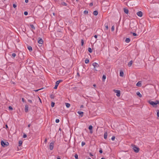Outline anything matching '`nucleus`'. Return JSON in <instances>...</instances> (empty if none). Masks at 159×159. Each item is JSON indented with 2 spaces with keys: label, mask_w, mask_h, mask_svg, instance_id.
I'll return each instance as SVG.
<instances>
[{
  "label": "nucleus",
  "mask_w": 159,
  "mask_h": 159,
  "mask_svg": "<svg viewBox=\"0 0 159 159\" xmlns=\"http://www.w3.org/2000/svg\"><path fill=\"white\" fill-rule=\"evenodd\" d=\"M115 136H113L111 137V139L112 141H114L115 139Z\"/></svg>",
  "instance_id": "37"
},
{
  "label": "nucleus",
  "mask_w": 159,
  "mask_h": 159,
  "mask_svg": "<svg viewBox=\"0 0 159 159\" xmlns=\"http://www.w3.org/2000/svg\"><path fill=\"white\" fill-rule=\"evenodd\" d=\"M157 116L158 117H159V110L157 111Z\"/></svg>",
  "instance_id": "32"
},
{
  "label": "nucleus",
  "mask_w": 159,
  "mask_h": 159,
  "mask_svg": "<svg viewBox=\"0 0 159 159\" xmlns=\"http://www.w3.org/2000/svg\"><path fill=\"white\" fill-rule=\"evenodd\" d=\"M90 133L91 134H92L93 133V131H92V130H90Z\"/></svg>",
  "instance_id": "53"
},
{
  "label": "nucleus",
  "mask_w": 159,
  "mask_h": 159,
  "mask_svg": "<svg viewBox=\"0 0 159 159\" xmlns=\"http://www.w3.org/2000/svg\"><path fill=\"white\" fill-rule=\"evenodd\" d=\"M106 79V76L105 75H103L102 77V79L104 81Z\"/></svg>",
  "instance_id": "26"
},
{
  "label": "nucleus",
  "mask_w": 159,
  "mask_h": 159,
  "mask_svg": "<svg viewBox=\"0 0 159 159\" xmlns=\"http://www.w3.org/2000/svg\"><path fill=\"white\" fill-rule=\"evenodd\" d=\"M93 86L94 87L96 86V85L95 84H93Z\"/></svg>",
  "instance_id": "55"
},
{
  "label": "nucleus",
  "mask_w": 159,
  "mask_h": 159,
  "mask_svg": "<svg viewBox=\"0 0 159 159\" xmlns=\"http://www.w3.org/2000/svg\"><path fill=\"white\" fill-rule=\"evenodd\" d=\"M39 99L40 100V102H41V100L40 99V98H39Z\"/></svg>",
  "instance_id": "62"
},
{
  "label": "nucleus",
  "mask_w": 159,
  "mask_h": 159,
  "mask_svg": "<svg viewBox=\"0 0 159 159\" xmlns=\"http://www.w3.org/2000/svg\"><path fill=\"white\" fill-rule=\"evenodd\" d=\"M1 144L2 146L3 147H5V146H7L8 144V142H4L3 141H2L1 142Z\"/></svg>",
  "instance_id": "4"
},
{
  "label": "nucleus",
  "mask_w": 159,
  "mask_h": 159,
  "mask_svg": "<svg viewBox=\"0 0 159 159\" xmlns=\"http://www.w3.org/2000/svg\"><path fill=\"white\" fill-rule=\"evenodd\" d=\"M89 62V60L88 59H86L85 60V63L87 64Z\"/></svg>",
  "instance_id": "24"
},
{
  "label": "nucleus",
  "mask_w": 159,
  "mask_h": 159,
  "mask_svg": "<svg viewBox=\"0 0 159 159\" xmlns=\"http://www.w3.org/2000/svg\"><path fill=\"white\" fill-rule=\"evenodd\" d=\"M6 128H8V126H7V125H6Z\"/></svg>",
  "instance_id": "56"
},
{
  "label": "nucleus",
  "mask_w": 159,
  "mask_h": 159,
  "mask_svg": "<svg viewBox=\"0 0 159 159\" xmlns=\"http://www.w3.org/2000/svg\"><path fill=\"white\" fill-rule=\"evenodd\" d=\"M114 29H115L114 26V25L112 26L111 27V30L112 31H114Z\"/></svg>",
  "instance_id": "30"
},
{
  "label": "nucleus",
  "mask_w": 159,
  "mask_h": 159,
  "mask_svg": "<svg viewBox=\"0 0 159 159\" xmlns=\"http://www.w3.org/2000/svg\"><path fill=\"white\" fill-rule=\"evenodd\" d=\"M154 87V88H155V87L154 86H153Z\"/></svg>",
  "instance_id": "64"
},
{
  "label": "nucleus",
  "mask_w": 159,
  "mask_h": 159,
  "mask_svg": "<svg viewBox=\"0 0 159 159\" xmlns=\"http://www.w3.org/2000/svg\"><path fill=\"white\" fill-rule=\"evenodd\" d=\"M25 2L26 3H27L28 2L29 0H25Z\"/></svg>",
  "instance_id": "51"
},
{
  "label": "nucleus",
  "mask_w": 159,
  "mask_h": 159,
  "mask_svg": "<svg viewBox=\"0 0 159 159\" xmlns=\"http://www.w3.org/2000/svg\"><path fill=\"white\" fill-rule=\"evenodd\" d=\"M57 81H58V83H60V82H62V80H58Z\"/></svg>",
  "instance_id": "46"
},
{
  "label": "nucleus",
  "mask_w": 159,
  "mask_h": 159,
  "mask_svg": "<svg viewBox=\"0 0 159 159\" xmlns=\"http://www.w3.org/2000/svg\"><path fill=\"white\" fill-rule=\"evenodd\" d=\"M107 132H105L104 135V138L105 139H106L107 138Z\"/></svg>",
  "instance_id": "15"
},
{
  "label": "nucleus",
  "mask_w": 159,
  "mask_h": 159,
  "mask_svg": "<svg viewBox=\"0 0 159 159\" xmlns=\"http://www.w3.org/2000/svg\"><path fill=\"white\" fill-rule=\"evenodd\" d=\"M92 65L93 66V70L95 71H97L98 70V69L99 66V64L96 62H94L93 63Z\"/></svg>",
  "instance_id": "2"
},
{
  "label": "nucleus",
  "mask_w": 159,
  "mask_h": 159,
  "mask_svg": "<svg viewBox=\"0 0 159 159\" xmlns=\"http://www.w3.org/2000/svg\"><path fill=\"white\" fill-rule=\"evenodd\" d=\"M131 24H130V28H131Z\"/></svg>",
  "instance_id": "60"
},
{
  "label": "nucleus",
  "mask_w": 159,
  "mask_h": 159,
  "mask_svg": "<svg viewBox=\"0 0 159 159\" xmlns=\"http://www.w3.org/2000/svg\"><path fill=\"white\" fill-rule=\"evenodd\" d=\"M28 49L30 52H31L32 51V48L31 46H28Z\"/></svg>",
  "instance_id": "18"
},
{
  "label": "nucleus",
  "mask_w": 159,
  "mask_h": 159,
  "mask_svg": "<svg viewBox=\"0 0 159 159\" xmlns=\"http://www.w3.org/2000/svg\"><path fill=\"white\" fill-rule=\"evenodd\" d=\"M81 46H83L84 44V41L83 39H82L81 40Z\"/></svg>",
  "instance_id": "34"
},
{
  "label": "nucleus",
  "mask_w": 159,
  "mask_h": 159,
  "mask_svg": "<svg viewBox=\"0 0 159 159\" xmlns=\"http://www.w3.org/2000/svg\"><path fill=\"white\" fill-rule=\"evenodd\" d=\"M101 159H105V158L102 157V158H101Z\"/></svg>",
  "instance_id": "59"
},
{
  "label": "nucleus",
  "mask_w": 159,
  "mask_h": 159,
  "mask_svg": "<svg viewBox=\"0 0 159 159\" xmlns=\"http://www.w3.org/2000/svg\"><path fill=\"white\" fill-rule=\"evenodd\" d=\"M88 51L90 53H91L92 52V50L90 48H88Z\"/></svg>",
  "instance_id": "23"
},
{
  "label": "nucleus",
  "mask_w": 159,
  "mask_h": 159,
  "mask_svg": "<svg viewBox=\"0 0 159 159\" xmlns=\"http://www.w3.org/2000/svg\"><path fill=\"white\" fill-rule=\"evenodd\" d=\"M97 37H98V36H97V35H94V38H96V39L97 38Z\"/></svg>",
  "instance_id": "52"
},
{
  "label": "nucleus",
  "mask_w": 159,
  "mask_h": 159,
  "mask_svg": "<svg viewBox=\"0 0 159 159\" xmlns=\"http://www.w3.org/2000/svg\"><path fill=\"white\" fill-rule=\"evenodd\" d=\"M105 29L106 30H108V26L107 25H105Z\"/></svg>",
  "instance_id": "35"
},
{
  "label": "nucleus",
  "mask_w": 159,
  "mask_h": 159,
  "mask_svg": "<svg viewBox=\"0 0 159 159\" xmlns=\"http://www.w3.org/2000/svg\"><path fill=\"white\" fill-rule=\"evenodd\" d=\"M59 84V83H58V82L57 81L55 85V87H54V89H57V86H58Z\"/></svg>",
  "instance_id": "9"
},
{
  "label": "nucleus",
  "mask_w": 159,
  "mask_h": 159,
  "mask_svg": "<svg viewBox=\"0 0 159 159\" xmlns=\"http://www.w3.org/2000/svg\"><path fill=\"white\" fill-rule=\"evenodd\" d=\"M83 107H84V106L83 105H81L80 107V108H83Z\"/></svg>",
  "instance_id": "54"
},
{
  "label": "nucleus",
  "mask_w": 159,
  "mask_h": 159,
  "mask_svg": "<svg viewBox=\"0 0 159 159\" xmlns=\"http://www.w3.org/2000/svg\"><path fill=\"white\" fill-rule=\"evenodd\" d=\"M114 91L116 93V95L118 97H119L120 96V91L119 90H114Z\"/></svg>",
  "instance_id": "5"
},
{
  "label": "nucleus",
  "mask_w": 159,
  "mask_h": 159,
  "mask_svg": "<svg viewBox=\"0 0 159 159\" xmlns=\"http://www.w3.org/2000/svg\"><path fill=\"white\" fill-rule=\"evenodd\" d=\"M9 109L10 110H12L13 109L12 107L11 106H9Z\"/></svg>",
  "instance_id": "43"
},
{
  "label": "nucleus",
  "mask_w": 159,
  "mask_h": 159,
  "mask_svg": "<svg viewBox=\"0 0 159 159\" xmlns=\"http://www.w3.org/2000/svg\"><path fill=\"white\" fill-rule=\"evenodd\" d=\"M13 6L14 8H15L16 7V5L15 4H13Z\"/></svg>",
  "instance_id": "44"
},
{
  "label": "nucleus",
  "mask_w": 159,
  "mask_h": 159,
  "mask_svg": "<svg viewBox=\"0 0 159 159\" xmlns=\"http://www.w3.org/2000/svg\"><path fill=\"white\" fill-rule=\"evenodd\" d=\"M131 33L134 36H135L137 35L136 33Z\"/></svg>",
  "instance_id": "42"
},
{
  "label": "nucleus",
  "mask_w": 159,
  "mask_h": 159,
  "mask_svg": "<svg viewBox=\"0 0 159 159\" xmlns=\"http://www.w3.org/2000/svg\"><path fill=\"white\" fill-rule=\"evenodd\" d=\"M130 41V39L129 38H127L126 39L125 42L127 43H129Z\"/></svg>",
  "instance_id": "20"
},
{
  "label": "nucleus",
  "mask_w": 159,
  "mask_h": 159,
  "mask_svg": "<svg viewBox=\"0 0 159 159\" xmlns=\"http://www.w3.org/2000/svg\"><path fill=\"white\" fill-rule=\"evenodd\" d=\"M93 14L95 16H97L98 14V12L97 11H95L93 12Z\"/></svg>",
  "instance_id": "22"
},
{
  "label": "nucleus",
  "mask_w": 159,
  "mask_h": 159,
  "mask_svg": "<svg viewBox=\"0 0 159 159\" xmlns=\"http://www.w3.org/2000/svg\"><path fill=\"white\" fill-rule=\"evenodd\" d=\"M85 144V143L84 142H82V143H81V145H82V146H84Z\"/></svg>",
  "instance_id": "39"
},
{
  "label": "nucleus",
  "mask_w": 159,
  "mask_h": 159,
  "mask_svg": "<svg viewBox=\"0 0 159 159\" xmlns=\"http://www.w3.org/2000/svg\"><path fill=\"white\" fill-rule=\"evenodd\" d=\"M22 143V142L21 141H19V146H20Z\"/></svg>",
  "instance_id": "25"
},
{
  "label": "nucleus",
  "mask_w": 159,
  "mask_h": 159,
  "mask_svg": "<svg viewBox=\"0 0 159 159\" xmlns=\"http://www.w3.org/2000/svg\"><path fill=\"white\" fill-rule=\"evenodd\" d=\"M22 101L23 102H25V99L23 98H22Z\"/></svg>",
  "instance_id": "49"
},
{
  "label": "nucleus",
  "mask_w": 159,
  "mask_h": 159,
  "mask_svg": "<svg viewBox=\"0 0 159 159\" xmlns=\"http://www.w3.org/2000/svg\"><path fill=\"white\" fill-rule=\"evenodd\" d=\"M124 75L123 72L122 70H121L120 72V76L121 77H123Z\"/></svg>",
  "instance_id": "10"
},
{
  "label": "nucleus",
  "mask_w": 159,
  "mask_h": 159,
  "mask_svg": "<svg viewBox=\"0 0 159 159\" xmlns=\"http://www.w3.org/2000/svg\"><path fill=\"white\" fill-rule=\"evenodd\" d=\"M66 105L67 108H69L70 107V104L69 103H66Z\"/></svg>",
  "instance_id": "21"
},
{
  "label": "nucleus",
  "mask_w": 159,
  "mask_h": 159,
  "mask_svg": "<svg viewBox=\"0 0 159 159\" xmlns=\"http://www.w3.org/2000/svg\"><path fill=\"white\" fill-rule=\"evenodd\" d=\"M12 56L13 57H15L16 56V54L15 53H13L12 54Z\"/></svg>",
  "instance_id": "33"
},
{
  "label": "nucleus",
  "mask_w": 159,
  "mask_h": 159,
  "mask_svg": "<svg viewBox=\"0 0 159 159\" xmlns=\"http://www.w3.org/2000/svg\"><path fill=\"white\" fill-rule=\"evenodd\" d=\"M24 14L25 15L27 16L28 14V12L27 11H25L24 12Z\"/></svg>",
  "instance_id": "38"
},
{
  "label": "nucleus",
  "mask_w": 159,
  "mask_h": 159,
  "mask_svg": "<svg viewBox=\"0 0 159 159\" xmlns=\"http://www.w3.org/2000/svg\"><path fill=\"white\" fill-rule=\"evenodd\" d=\"M150 104L153 107L156 108L157 107V104H159V101L156 100L154 102L150 101Z\"/></svg>",
  "instance_id": "1"
},
{
  "label": "nucleus",
  "mask_w": 159,
  "mask_h": 159,
  "mask_svg": "<svg viewBox=\"0 0 159 159\" xmlns=\"http://www.w3.org/2000/svg\"><path fill=\"white\" fill-rule=\"evenodd\" d=\"M136 94L137 95L139 96L140 97H142V95L140 94V93L139 92H137L136 93Z\"/></svg>",
  "instance_id": "17"
},
{
  "label": "nucleus",
  "mask_w": 159,
  "mask_h": 159,
  "mask_svg": "<svg viewBox=\"0 0 159 159\" xmlns=\"http://www.w3.org/2000/svg\"><path fill=\"white\" fill-rule=\"evenodd\" d=\"M88 159H91L90 158H88Z\"/></svg>",
  "instance_id": "63"
},
{
  "label": "nucleus",
  "mask_w": 159,
  "mask_h": 159,
  "mask_svg": "<svg viewBox=\"0 0 159 159\" xmlns=\"http://www.w3.org/2000/svg\"><path fill=\"white\" fill-rule=\"evenodd\" d=\"M26 137H27V135L25 134H23V138H25Z\"/></svg>",
  "instance_id": "41"
},
{
  "label": "nucleus",
  "mask_w": 159,
  "mask_h": 159,
  "mask_svg": "<svg viewBox=\"0 0 159 159\" xmlns=\"http://www.w3.org/2000/svg\"><path fill=\"white\" fill-rule=\"evenodd\" d=\"M133 148L134 151L136 152H138L139 151V148L136 147L135 146H133Z\"/></svg>",
  "instance_id": "3"
},
{
  "label": "nucleus",
  "mask_w": 159,
  "mask_h": 159,
  "mask_svg": "<svg viewBox=\"0 0 159 159\" xmlns=\"http://www.w3.org/2000/svg\"><path fill=\"white\" fill-rule=\"evenodd\" d=\"M38 42L39 43L42 44L43 42V39H40L38 41Z\"/></svg>",
  "instance_id": "11"
},
{
  "label": "nucleus",
  "mask_w": 159,
  "mask_h": 159,
  "mask_svg": "<svg viewBox=\"0 0 159 159\" xmlns=\"http://www.w3.org/2000/svg\"><path fill=\"white\" fill-rule=\"evenodd\" d=\"M99 152H100V153H102V149L100 150H99Z\"/></svg>",
  "instance_id": "48"
},
{
  "label": "nucleus",
  "mask_w": 159,
  "mask_h": 159,
  "mask_svg": "<svg viewBox=\"0 0 159 159\" xmlns=\"http://www.w3.org/2000/svg\"><path fill=\"white\" fill-rule=\"evenodd\" d=\"M115 50H116V51H118V48H117V47H116V48H115Z\"/></svg>",
  "instance_id": "50"
},
{
  "label": "nucleus",
  "mask_w": 159,
  "mask_h": 159,
  "mask_svg": "<svg viewBox=\"0 0 159 159\" xmlns=\"http://www.w3.org/2000/svg\"><path fill=\"white\" fill-rule=\"evenodd\" d=\"M61 4L62 6H67V4L64 2H61Z\"/></svg>",
  "instance_id": "19"
},
{
  "label": "nucleus",
  "mask_w": 159,
  "mask_h": 159,
  "mask_svg": "<svg viewBox=\"0 0 159 159\" xmlns=\"http://www.w3.org/2000/svg\"><path fill=\"white\" fill-rule=\"evenodd\" d=\"M54 143L52 142L50 143L49 145V149L50 150H52L54 147Z\"/></svg>",
  "instance_id": "6"
},
{
  "label": "nucleus",
  "mask_w": 159,
  "mask_h": 159,
  "mask_svg": "<svg viewBox=\"0 0 159 159\" xmlns=\"http://www.w3.org/2000/svg\"><path fill=\"white\" fill-rule=\"evenodd\" d=\"M77 75H78L79 76H80V74H79L78 73H77Z\"/></svg>",
  "instance_id": "58"
},
{
  "label": "nucleus",
  "mask_w": 159,
  "mask_h": 159,
  "mask_svg": "<svg viewBox=\"0 0 159 159\" xmlns=\"http://www.w3.org/2000/svg\"><path fill=\"white\" fill-rule=\"evenodd\" d=\"M30 124H29L28 125V127H30Z\"/></svg>",
  "instance_id": "57"
},
{
  "label": "nucleus",
  "mask_w": 159,
  "mask_h": 159,
  "mask_svg": "<svg viewBox=\"0 0 159 159\" xmlns=\"http://www.w3.org/2000/svg\"><path fill=\"white\" fill-rule=\"evenodd\" d=\"M141 85V81H139L136 84V86L138 87H140Z\"/></svg>",
  "instance_id": "12"
},
{
  "label": "nucleus",
  "mask_w": 159,
  "mask_h": 159,
  "mask_svg": "<svg viewBox=\"0 0 159 159\" xmlns=\"http://www.w3.org/2000/svg\"><path fill=\"white\" fill-rule=\"evenodd\" d=\"M30 26L32 29L34 30L35 29V27L33 25H30Z\"/></svg>",
  "instance_id": "29"
},
{
  "label": "nucleus",
  "mask_w": 159,
  "mask_h": 159,
  "mask_svg": "<svg viewBox=\"0 0 159 159\" xmlns=\"http://www.w3.org/2000/svg\"><path fill=\"white\" fill-rule=\"evenodd\" d=\"M75 157L76 159H78V156L77 154H75Z\"/></svg>",
  "instance_id": "36"
},
{
  "label": "nucleus",
  "mask_w": 159,
  "mask_h": 159,
  "mask_svg": "<svg viewBox=\"0 0 159 159\" xmlns=\"http://www.w3.org/2000/svg\"><path fill=\"white\" fill-rule=\"evenodd\" d=\"M93 129V126L92 125H90L89 127V129L90 130H92Z\"/></svg>",
  "instance_id": "28"
},
{
  "label": "nucleus",
  "mask_w": 159,
  "mask_h": 159,
  "mask_svg": "<svg viewBox=\"0 0 159 159\" xmlns=\"http://www.w3.org/2000/svg\"><path fill=\"white\" fill-rule=\"evenodd\" d=\"M84 14L87 15L88 13V11L87 10H85L84 12Z\"/></svg>",
  "instance_id": "27"
},
{
  "label": "nucleus",
  "mask_w": 159,
  "mask_h": 159,
  "mask_svg": "<svg viewBox=\"0 0 159 159\" xmlns=\"http://www.w3.org/2000/svg\"><path fill=\"white\" fill-rule=\"evenodd\" d=\"M29 110V106L27 105H26L25 106V112H27Z\"/></svg>",
  "instance_id": "8"
},
{
  "label": "nucleus",
  "mask_w": 159,
  "mask_h": 159,
  "mask_svg": "<svg viewBox=\"0 0 159 159\" xmlns=\"http://www.w3.org/2000/svg\"><path fill=\"white\" fill-rule=\"evenodd\" d=\"M57 159H61V158L59 157L57 158Z\"/></svg>",
  "instance_id": "61"
},
{
  "label": "nucleus",
  "mask_w": 159,
  "mask_h": 159,
  "mask_svg": "<svg viewBox=\"0 0 159 159\" xmlns=\"http://www.w3.org/2000/svg\"><path fill=\"white\" fill-rule=\"evenodd\" d=\"M132 63L133 61H131L128 63V65L129 67H130L131 66Z\"/></svg>",
  "instance_id": "13"
},
{
  "label": "nucleus",
  "mask_w": 159,
  "mask_h": 159,
  "mask_svg": "<svg viewBox=\"0 0 159 159\" xmlns=\"http://www.w3.org/2000/svg\"><path fill=\"white\" fill-rule=\"evenodd\" d=\"M47 139H45V140H44V142L45 143H47Z\"/></svg>",
  "instance_id": "45"
},
{
  "label": "nucleus",
  "mask_w": 159,
  "mask_h": 159,
  "mask_svg": "<svg viewBox=\"0 0 159 159\" xmlns=\"http://www.w3.org/2000/svg\"><path fill=\"white\" fill-rule=\"evenodd\" d=\"M28 101L30 103H32V101L31 100H28Z\"/></svg>",
  "instance_id": "47"
},
{
  "label": "nucleus",
  "mask_w": 159,
  "mask_h": 159,
  "mask_svg": "<svg viewBox=\"0 0 159 159\" xmlns=\"http://www.w3.org/2000/svg\"><path fill=\"white\" fill-rule=\"evenodd\" d=\"M137 15L139 17H142L143 15V13L141 11H139L137 13Z\"/></svg>",
  "instance_id": "7"
},
{
  "label": "nucleus",
  "mask_w": 159,
  "mask_h": 159,
  "mask_svg": "<svg viewBox=\"0 0 159 159\" xmlns=\"http://www.w3.org/2000/svg\"><path fill=\"white\" fill-rule=\"evenodd\" d=\"M77 113L80 115H81V116H82L84 112L82 111H78Z\"/></svg>",
  "instance_id": "16"
},
{
  "label": "nucleus",
  "mask_w": 159,
  "mask_h": 159,
  "mask_svg": "<svg viewBox=\"0 0 159 159\" xmlns=\"http://www.w3.org/2000/svg\"><path fill=\"white\" fill-rule=\"evenodd\" d=\"M55 103L54 102H52L51 104V106L52 107H53L54 106Z\"/></svg>",
  "instance_id": "31"
},
{
  "label": "nucleus",
  "mask_w": 159,
  "mask_h": 159,
  "mask_svg": "<svg viewBox=\"0 0 159 159\" xmlns=\"http://www.w3.org/2000/svg\"><path fill=\"white\" fill-rule=\"evenodd\" d=\"M59 119H56V122L57 123H58V122H59Z\"/></svg>",
  "instance_id": "40"
},
{
  "label": "nucleus",
  "mask_w": 159,
  "mask_h": 159,
  "mask_svg": "<svg viewBox=\"0 0 159 159\" xmlns=\"http://www.w3.org/2000/svg\"><path fill=\"white\" fill-rule=\"evenodd\" d=\"M124 11L125 13L126 14H128L129 13L128 10L126 8H124Z\"/></svg>",
  "instance_id": "14"
}]
</instances>
